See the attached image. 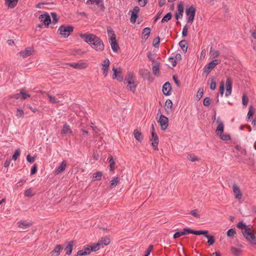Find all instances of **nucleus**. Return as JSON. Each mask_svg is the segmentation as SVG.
Masks as SVG:
<instances>
[{
	"label": "nucleus",
	"instance_id": "1",
	"mask_svg": "<svg viewBox=\"0 0 256 256\" xmlns=\"http://www.w3.org/2000/svg\"><path fill=\"white\" fill-rule=\"evenodd\" d=\"M80 37L96 51L102 52L104 50V46L102 41L96 35L92 34L82 33Z\"/></svg>",
	"mask_w": 256,
	"mask_h": 256
},
{
	"label": "nucleus",
	"instance_id": "2",
	"mask_svg": "<svg viewBox=\"0 0 256 256\" xmlns=\"http://www.w3.org/2000/svg\"><path fill=\"white\" fill-rule=\"evenodd\" d=\"M208 233V232L206 230H193L192 229L185 228L182 231L178 232H176L174 236V238H177L181 236L186 234H192L196 235H200L201 234H207Z\"/></svg>",
	"mask_w": 256,
	"mask_h": 256
},
{
	"label": "nucleus",
	"instance_id": "3",
	"mask_svg": "<svg viewBox=\"0 0 256 256\" xmlns=\"http://www.w3.org/2000/svg\"><path fill=\"white\" fill-rule=\"evenodd\" d=\"M126 84H127L126 88L130 91L134 92L136 91L137 84H136L134 76L132 74L128 73L124 79Z\"/></svg>",
	"mask_w": 256,
	"mask_h": 256
},
{
	"label": "nucleus",
	"instance_id": "4",
	"mask_svg": "<svg viewBox=\"0 0 256 256\" xmlns=\"http://www.w3.org/2000/svg\"><path fill=\"white\" fill-rule=\"evenodd\" d=\"M186 22L188 24H191L195 16L196 9L193 6H190L186 9Z\"/></svg>",
	"mask_w": 256,
	"mask_h": 256
},
{
	"label": "nucleus",
	"instance_id": "5",
	"mask_svg": "<svg viewBox=\"0 0 256 256\" xmlns=\"http://www.w3.org/2000/svg\"><path fill=\"white\" fill-rule=\"evenodd\" d=\"M242 234L244 238L251 243L254 244L256 242V238L254 235V232L250 228H248L244 230H243Z\"/></svg>",
	"mask_w": 256,
	"mask_h": 256
},
{
	"label": "nucleus",
	"instance_id": "6",
	"mask_svg": "<svg viewBox=\"0 0 256 256\" xmlns=\"http://www.w3.org/2000/svg\"><path fill=\"white\" fill-rule=\"evenodd\" d=\"M109 42L114 52H117L119 49V46L116 40V36L114 33H108Z\"/></svg>",
	"mask_w": 256,
	"mask_h": 256
},
{
	"label": "nucleus",
	"instance_id": "7",
	"mask_svg": "<svg viewBox=\"0 0 256 256\" xmlns=\"http://www.w3.org/2000/svg\"><path fill=\"white\" fill-rule=\"evenodd\" d=\"M19 91V93H17L12 96L11 98L22 100L30 97V94L26 92L24 89L21 88Z\"/></svg>",
	"mask_w": 256,
	"mask_h": 256
},
{
	"label": "nucleus",
	"instance_id": "8",
	"mask_svg": "<svg viewBox=\"0 0 256 256\" xmlns=\"http://www.w3.org/2000/svg\"><path fill=\"white\" fill-rule=\"evenodd\" d=\"M34 50L32 47H27L24 50H22L16 54L18 57L22 58H26L28 56L32 55L34 52Z\"/></svg>",
	"mask_w": 256,
	"mask_h": 256
},
{
	"label": "nucleus",
	"instance_id": "9",
	"mask_svg": "<svg viewBox=\"0 0 256 256\" xmlns=\"http://www.w3.org/2000/svg\"><path fill=\"white\" fill-rule=\"evenodd\" d=\"M158 122L160 124L161 129L166 130L168 125V118L162 114H160Z\"/></svg>",
	"mask_w": 256,
	"mask_h": 256
},
{
	"label": "nucleus",
	"instance_id": "10",
	"mask_svg": "<svg viewBox=\"0 0 256 256\" xmlns=\"http://www.w3.org/2000/svg\"><path fill=\"white\" fill-rule=\"evenodd\" d=\"M114 74L112 76L113 79L116 78L118 82L123 80V76H122V68H116L114 66L112 68Z\"/></svg>",
	"mask_w": 256,
	"mask_h": 256
},
{
	"label": "nucleus",
	"instance_id": "11",
	"mask_svg": "<svg viewBox=\"0 0 256 256\" xmlns=\"http://www.w3.org/2000/svg\"><path fill=\"white\" fill-rule=\"evenodd\" d=\"M220 60L218 59H215L210 61L206 66H204V72H209L211 69L214 68L216 65L219 64Z\"/></svg>",
	"mask_w": 256,
	"mask_h": 256
},
{
	"label": "nucleus",
	"instance_id": "12",
	"mask_svg": "<svg viewBox=\"0 0 256 256\" xmlns=\"http://www.w3.org/2000/svg\"><path fill=\"white\" fill-rule=\"evenodd\" d=\"M39 20L42 22V24L45 25L46 27H47L51 22L50 16L47 13L41 14L39 16Z\"/></svg>",
	"mask_w": 256,
	"mask_h": 256
},
{
	"label": "nucleus",
	"instance_id": "13",
	"mask_svg": "<svg viewBox=\"0 0 256 256\" xmlns=\"http://www.w3.org/2000/svg\"><path fill=\"white\" fill-rule=\"evenodd\" d=\"M68 64L78 70L84 69L88 67V64L85 62H72L69 63Z\"/></svg>",
	"mask_w": 256,
	"mask_h": 256
},
{
	"label": "nucleus",
	"instance_id": "14",
	"mask_svg": "<svg viewBox=\"0 0 256 256\" xmlns=\"http://www.w3.org/2000/svg\"><path fill=\"white\" fill-rule=\"evenodd\" d=\"M132 12L131 17L130 18V22L132 24L136 22V20L138 16V13L140 12V8L138 6H135Z\"/></svg>",
	"mask_w": 256,
	"mask_h": 256
},
{
	"label": "nucleus",
	"instance_id": "15",
	"mask_svg": "<svg viewBox=\"0 0 256 256\" xmlns=\"http://www.w3.org/2000/svg\"><path fill=\"white\" fill-rule=\"evenodd\" d=\"M110 64V62L108 58L105 59L102 62V68L103 70V75L104 76V77L106 76L108 74Z\"/></svg>",
	"mask_w": 256,
	"mask_h": 256
},
{
	"label": "nucleus",
	"instance_id": "16",
	"mask_svg": "<svg viewBox=\"0 0 256 256\" xmlns=\"http://www.w3.org/2000/svg\"><path fill=\"white\" fill-rule=\"evenodd\" d=\"M140 74L144 78L146 79L149 80L150 82H152L153 78H152L151 74L148 70H141L140 71Z\"/></svg>",
	"mask_w": 256,
	"mask_h": 256
},
{
	"label": "nucleus",
	"instance_id": "17",
	"mask_svg": "<svg viewBox=\"0 0 256 256\" xmlns=\"http://www.w3.org/2000/svg\"><path fill=\"white\" fill-rule=\"evenodd\" d=\"M232 189L235 198L238 200H241L242 198V193L240 188L236 184H234L232 185Z\"/></svg>",
	"mask_w": 256,
	"mask_h": 256
},
{
	"label": "nucleus",
	"instance_id": "18",
	"mask_svg": "<svg viewBox=\"0 0 256 256\" xmlns=\"http://www.w3.org/2000/svg\"><path fill=\"white\" fill-rule=\"evenodd\" d=\"M226 92L225 94L226 96H228L232 94V82L230 78H227L226 82Z\"/></svg>",
	"mask_w": 256,
	"mask_h": 256
},
{
	"label": "nucleus",
	"instance_id": "19",
	"mask_svg": "<svg viewBox=\"0 0 256 256\" xmlns=\"http://www.w3.org/2000/svg\"><path fill=\"white\" fill-rule=\"evenodd\" d=\"M150 140L152 141V145L153 148L155 150H158V138L154 132H152V138Z\"/></svg>",
	"mask_w": 256,
	"mask_h": 256
},
{
	"label": "nucleus",
	"instance_id": "20",
	"mask_svg": "<svg viewBox=\"0 0 256 256\" xmlns=\"http://www.w3.org/2000/svg\"><path fill=\"white\" fill-rule=\"evenodd\" d=\"M172 86L169 82H166L162 86V92L165 96H170L171 94Z\"/></svg>",
	"mask_w": 256,
	"mask_h": 256
},
{
	"label": "nucleus",
	"instance_id": "21",
	"mask_svg": "<svg viewBox=\"0 0 256 256\" xmlns=\"http://www.w3.org/2000/svg\"><path fill=\"white\" fill-rule=\"evenodd\" d=\"M86 4H96L97 6H100V10L102 12L104 11V6L103 4V1L102 0H87L86 2Z\"/></svg>",
	"mask_w": 256,
	"mask_h": 256
},
{
	"label": "nucleus",
	"instance_id": "22",
	"mask_svg": "<svg viewBox=\"0 0 256 256\" xmlns=\"http://www.w3.org/2000/svg\"><path fill=\"white\" fill-rule=\"evenodd\" d=\"M216 123L218 124V126L216 130V133L217 135H218L223 132L224 130V122L219 118L217 120Z\"/></svg>",
	"mask_w": 256,
	"mask_h": 256
},
{
	"label": "nucleus",
	"instance_id": "23",
	"mask_svg": "<svg viewBox=\"0 0 256 256\" xmlns=\"http://www.w3.org/2000/svg\"><path fill=\"white\" fill-rule=\"evenodd\" d=\"M184 12V6L182 3H179L178 5V12L176 14V18L178 20L182 16Z\"/></svg>",
	"mask_w": 256,
	"mask_h": 256
},
{
	"label": "nucleus",
	"instance_id": "24",
	"mask_svg": "<svg viewBox=\"0 0 256 256\" xmlns=\"http://www.w3.org/2000/svg\"><path fill=\"white\" fill-rule=\"evenodd\" d=\"M74 30V27L67 25L61 26L58 29V32H72Z\"/></svg>",
	"mask_w": 256,
	"mask_h": 256
},
{
	"label": "nucleus",
	"instance_id": "25",
	"mask_svg": "<svg viewBox=\"0 0 256 256\" xmlns=\"http://www.w3.org/2000/svg\"><path fill=\"white\" fill-rule=\"evenodd\" d=\"M75 244V242L74 241L72 240L68 242V245L66 247L64 250H66V254L70 256L71 254L72 251V248L73 246Z\"/></svg>",
	"mask_w": 256,
	"mask_h": 256
},
{
	"label": "nucleus",
	"instance_id": "26",
	"mask_svg": "<svg viewBox=\"0 0 256 256\" xmlns=\"http://www.w3.org/2000/svg\"><path fill=\"white\" fill-rule=\"evenodd\" d=\"M98 244H100L101 247L107 246L110 242V240L108 236H104L102 238L98 241Z\"/></svg>",
	"mask_w": 256,
	"mask_h": 256
},
{
	"label": "nucleus",
	"instance_id": "27",
	"mask_svg": "<svg viewBox=\"0 0 256 256\" xmlns=\"http://www.w3.org/2000/svg\"><path fill=\"white\" fill-rule=\"evenodd\" d=\"M91 250L89 247V246H88L86 248H85L83 250H80L77 252L76 256H86L89 254L91 252Z\"/></svg>",
	"mask_w": 256,
	"mask_h": 256
},
{
	"label": "nucleus",
	"instance_id": "28",
	"mask_svg": "<svg viewBox=\"0 0 256 256\" xmlns=\"http://www.w3.org/2000/svg\"><path fill=\"white\" fill-rule=\"evenodd\" d=\"M17 224L18 228L23 230H26L30 227L32 226V223L30 222H25L23 220H20L17 223Z\"/></svg>",
	"mask_w": 256,
	"mask_h": 256
},
{
	"label": "nucleus",
	"instance_id": "29",
	"mask_svg": "<svg viewBox=\"0 0 256 256\" xmlns=\"http://www.w3.org/2000/svg\"><path fill=\"white\" fill-rule=\"evenodd\" d=\"M66 163L65 161H63L60 166L56 168V170L55 171V173L58 174L62 172L63 171H64L66 168Z\"/></svg>",
	"mask_w": 256,
	"mask_h": 256
},
{
	"label": "nucleus",
	"instance_id": "30",
	"mask_svg": "<svg viewBox=\"0 0 256 256\" xmlns=\"http://www.w3.org/2000/svg\"><path fill=\"white\" fill-rule=\"evenodd\" d=\"M18 0H5L6 4L9 8H14L18 4Z\"/></svg>",
	"mask_w": 256,
	"mask_h": 256
},
{
	"label": "nucleus",
	"instance_id": "31",
	"mask_svg": "<svg viewBox=\"0 0 256 256\" xmlns=\"http://www.w3.org/2000/svg\"><path fill=\"white\" fill-rule=\"evenodd\" d=\"M38 92L42 94H46V96H48L49 98V102H50L57 103L58 102V100L56 98L55 96L48 94L46 92H43L42 90H39Z\"/></svg>",
	"mask_w": 256,
	"mask_h": 256
},
{
	"label": "nucleus",
	"instance_id": "32",
	"mask_svg": "<svg viewBox=\"0 0 256 256\" xmlns=\"http://www.w3.org/2000/svg\"><path fill=\"white\" fill-rule=\"evenodd\" d=\"M134 138L139 142H141L143 139L142 133L137 130H134Z\"/></svg>",
	"mask_w": 256,
	"mask_h": 256
},
{
	"label": "nucleus",
	"instance_id": "33",
	"mask_svg": "<svg viewBox=\"0 0 256 256\" xmlns=\"http://www.w3.org/2000/svg\"><path fill=\"white\" fill-rule=\"evenodd\" d=\"M72 132V130L70 128V126L67 124H65L62 130V134H70Z\"/></svg>",
	"mask_w": 256,
	"mask_h": 256
},
{
	"label": "nucleus",
	"instance_id": "34",
	"mask_svg": "<svg viewBox=\"0 0 256 256\" xmlns=\"http://www.w3.org/2000/svg\"><path fill=\"white\" fill-rule=\"evenodd\" d=\"M179 46L184 52H187V42L185 40H182L180 42Z\"/></svg>",
	"mask_w": 256,
	"mask_h": 256
},
{
	"label": "nucleus",
	"instance_id": "35",
	"mask_svg": "<svg viewBox=\"0 0 256 256\" xmlns=\"http://www.w3.org/2000/svg\"><path fill=\"white\" fill-rule=\"evenodd\" d=\"M204 236L208 238V242L209 245H212L215 242V239L213 236L208 235V233L207 234H204Z\"/></svg>",
	"mask_w": 256,
	"mask_h": 256
},
{
	"label": "nucleus",
	"instance_id": "36",
	"mask_svg": "<svg viewBox=\"0 0 256 256\" xmlns=\"http://www.w3.org/2000/svg\"><path fill=\"white\" fill-rule=\"evenodd\" d=\"M62 246L60 244L56 245L54 250H52L50 254H54V253L56 254V256H58L60 254V250H62Z\"/></svg>",
	"mask_w": 256,
	"mask_h": 256
},
{
	"label": "nucleus",
	"instance_id": "37",
	"mask_svg": "<svg viewBox=\"0 0 256 256\" xmlns=\"http://www.w3.org/2000/svg\"><path fill=\"white\" fill-rule=\"evenodd\" d=\"M120 181V178L118 177H114L113 179L110 182V186L111 188L116 187Z\"/></svg>",
	"mask_w": 256,
	"mask_h": 256
},
{
	"label": "nucleus",
	"instance_id": "38",
	"mask_svg": "<svg viewBox=\"0 0 256 256\" xmlns=\"http://www.w3.org/2000/svg\"><path fill=\"white\" fill-rule=\"evenodd\" d=\"M230 250L236 256H238L242 252V250L240 248L234 246L231 247Z\"/></svg>",
	"mask_w": 256,
	"mask_h": 256
},
{
	"label": "nucleus",
	"instance_id": "39",
	"mask_svg": "<svg viewBox=\"0 0 256 256\" xmlns=\"http://www.w3.org/2000/svg\"><path fill=\"white\" fill-rule=\"evenodd\" d=\"M85 52V51L82 50L80 49H74L72 51V54L75 56H82Z\"/></svg>",
	"mask_w": 256,
	"mask_h": 256
},
{
	"label": "nucleus",
	"instance_id": "40",
	"mask_svg": "<svg viewBox=\"0 0 256 256\" xmlns=\"http://www.w3.org/2000/svg\"><path fill=\"white\" fill-rule=\"evenodd\" d=\"M210 55L212 58H215L219 56L220 52L218 50H212V48H211L210 52Z\"/></svg>",
	"mask_w": 256,
	"mask_h": 256
},
{
	"label": "nucleus",
	"instance_id": "41",
	"mask_svg": "<svg viewBox=\"0 0 256 256\" xmlns=\"http://www.w3.org/2000/svg\"><path fill=\"white\" fill-rule=\"evenodd\" d=\"M91 252H96L100 250L101 247L100 244L98 242L96 244H93L92 245L89 246Z\"/></svg>",
	"mask_w": 256,
	"mask_h": 256
},
{
	"label": "nucleus",
	"instance_id": "42",
	"mask_svg": "<svg viewBox=\"0 0 256 256\" xmlns=\"http://www.w3.org/2000/svg\"><path fill=\"white\" fill-rule=\"evenodd\" d=\"M152 70L154 74L156 76L160 74V64H158L153 66Z\"/></svg>",
	"mask_w": 256,
	"mask_h": 256
},
{
	"label": "nucleus",
	"instance_id": "43",
	"mask_svg": "<svg viewBox=\"0 0 256 256\" xmlns=\"http://www.w3.org/2000/svg\"><path fill=\"white\" fill-rule=\"evenodd\" d=\"M102 176V173L100 172H97L92 174V179L94 180H100Z\"/></svg>",
	"mask_w": 256,
	"mask_h": 256
},
{
	"label": "nucleus",
	"instance_id": "44",
	"mask_svg": "<svg viewBox=\"0 0 256 256\" xmlns=\"http://www.w3.org/2000/svg\"><path fill=\"white\" fill-rule=\"evenodd\" d=\"M187 158L192 162L198 161L200 159L194 154H190L187 156Z\"/></svg>",
	"mask_w": 256,
	"mask_h": 256
},
{
	"label": "nucleus",
	"instance_id": "45",
	"mask_svg": "<svg viewBox=\"0 0 256 256\" xmlns=\"http://www.w3.org/2000/svg\"><path fill=\"white\" fill-rule=\"evenodd\" d=\"M172 14L170 12H168L162 18L161 22L162 23L168 22L169 20H170L172 18Z\"/></svg>",
	"mask_w": 256,
	"mask_h": 256
},
{
	"label": "nucleus",
	"instance_id": "46",
	"mask_svg": "<svg viewBox=\"0 0 256 256\" xmlns=\"http://www.w3.org/2000/svg\"><path fill=\"white\" fill-rule=\"evenodd\" d=\"M166 110L168 112V110H170L172 106V102L170 100H167L165 102Z\"/></svg>",
	"mask_w": 256,
	"mask_h": 256
},
{
	"label": "nucleus",
	"instance_id": "47",
	"mask_svg": "<svg viewBox=\"0 0 256 256\" xmlns=\"http://www.w3.org/2000/svg\"><path fill=\"white\" fill-rule=\"evenodd\" d=\"M236 226L242 230V233L243 232V230H246L248 228L242 222H239L237 224Z\"/></svg>",
	"mask_w": 256,
	"mask_h": 256
},
{
	"label": "nucleus",
	"instance_id": "48",
	"mask_svg": "<svg viewBox=\"0 0 256 256\" xmlns=\"http://www.w3.org/2000/svg\"><path fill=\"white\" fill-rule=\"evenodd\" d=\"M236 234V232L234 228H230L226 232L227 236L230 238H233Z\"/></svg>",
	"mask_w": 256,
	"mask_h": 256
},
{
	"label": "nucleus",
	"instance_id": "49",
	"mask_svg": "<svg viewBox=\"0 0 256 256\" xmlns=\"http://www.w3.org/2000/svg\"><path fill=\"white\" fill-rule=\"evenodd\" d=\"M221 140L224 141H228L230 140V136L228 134H222V133L218 134Z\"/></svg>",
	"mask_w": 256,
	"mask_h": 256
},
{
	"label": "nucleus",
	"instance_id": "50",
	"mask_svg": "<svg viewBox=\"0 0 256 256\" xmlns=\"http://www.w3.org/2000/svg\"><path fill=\"white\" fill-rule=\"evenodd\" d=\"M108 160L110 162V170L113 171L114 166L115 164L114 161L113 159V158L112 156L108 157Z\"/></svg>",
	"mask_w": 256,
	"mask_h": 256
},
{
	"label": "nucleus",
	"instance_id": "51",
	"mask_svg": "<svg viewBox=\"0 0 256 256\" xmlns=\"http://www.w3.org/2000/svg\"><path fill=\"white\" fill-rule=\"evenodd\" d=\"M160 42V38L158 36L156 38H154L152 42V45L155 48H158L159 46Z\"/></svg>",
	"mask_w": 256,
	"mask_h": 256
},
{
	"label": "nucleus",
	"instance_id": "52",
	"mask_svg": "<svg viewBox=\"0 0 256 256\" xmlns=\"http://www.w3.org/2000/svg\"><path fill=\"white\" fill-rule=\"evenodd\" d=\"M248 98L246 96V94H244L242 95V103L243 105L244 106H246L248 104Z\"/></svg>",
	"mask_w": 256,
	"mask_h": 256
},
{
	"label": "nucleus",
	"instance_id": "53",
	"mask_svg": "<svg viewBox=\"0 0 256 256\" xmlns=\"http://www.w3.org/2000/svg\"><path fill=\"white\" fill-rule=\"evenodd\" d=\"M16 116L18 118L23 117L24 116V112L22 109L18 108L16 110Z\"/></svg>",
	"mask_w": 256,
	"mask_h": 256
},
{
	"label": "nucleus",
	"instance_id": "54",
	"mask_svg": "<svg viewBox=\"0 0 256 256\" xmlns=\"http://www.w3.org/2000/svg\"><path fill=\"white\" fill-rule=\"evenodd\" d=\"M211 102V100L210 98L206 97L205 98L203 101V104L204 106H208Z\"/></svg>",
	"mask_w": 256,
	"mask_h": 256
},
{
	"label": "nucleus",
	"instance_id": "55",
	"mask_svg": "<svg viewBox=\"0 0 256 256\" xmlns=\"http://www.w3.org/2000/svg\"><path fill=\"white\" fill-rule=\"evenodd\" d=\"M204 94V89L202 88H200L198 90L197 94H196V97L198 98V100H200L203 96Z\"/></svg>",
	"mask_w": 256,
	"mask_h": 256
},
{
	"label": "nucleus",
	"instance_id": "56",
	"mask_svg": "<svg viewBox=\"0 0 256 256\" xmlns=\"http://www.w3.org/2000/svg\"><path fill=\"white\" fill-rule=\"evenodd\" d=\"M20 155V150L19 149L16 150L15 151L14 154H13V156H12V158L14 160H16Z\"/></svg>",
	"mask_w": 256,
	"mask_h": 256
},
{
	"label": "nucleus",
	"instance_id": "57",
	"mask_svg": "<svg viewBox=\"0 0 256 256\" xmlns=\"http://www.w3.org/2000/svg\"><path fill=\"white\" fill-rule=\"evenodd\" d=\"M24 195L28 197H31L34 196L31 189L29 188L25 191Z\"/></svg>",
	"mask_w": 256,
	"mask_h": 256
},
{
	"label": "nucleus",
	"instance_id": "58",
	"mask_svg": "<svg viewBox=\"0 0 256 256\" xmlns=\"http://www.w3.org/2000/svg\"><path fill=\"white\" fill-rule=\"evenodd\" d=\"M139 5L142 6H144L148 3V0H137Z\"/></svg>",
	"mask_w": 256,
	"mask_h": 256
},
{
	"label": "nucleus",
	"instance_id": "59",
	"mask_svg": "<svg viewBox=\"0 0 256 256\" xmlns=\"http://www.w3.org/2000/svg\"><path fill=\"white\" fill-rule=\"evenodd\" d=\"M51 16H52V22L54 23V24H56L58 20V18H57V14H56V13L55 12H52L51 13Z\"/></svg>",
	"mask_w": 256,
	"mask_h": 256
},
{
	"label": "nucleus",
	"instance_id": "60",
	"mask_svg": "<svg viewBox=\"0 0 256 256\" xmlns=\"http://www.w3.org/2000/svg\"><path fill=\"white\" fill-rule=\"evenodd\" d=\"M224 82L222 81L221 82L220 88V92L221 96H222L224 94Z\"/></svg>",
	"mask_w": 256,
	"mask_h": 256
},
{
	"label": "nucleus",
	"instance_id": "61",
	"mask_svg": "<svg viewBox=\"0 0 256 256\" xmlns=\"http://www.w3.org/2000/svg\"><path fill=\"white\" fill-rule=\"evenodd\" d=\"M216 82L214 81V80H212L211 81V82L210 84V88L212 90H214L216 89Z\"/></svg>",
	"mask_w": 256,
	"mask_h": 256
},
{
	"label": "nucleus",
	"instance_id": "62",
	"mask_svg": "<svg viewBox=\"0 0 256 256\" xmlns=\"http://www.w3.org/2000/svg\"><path fill=\"white\" fill-rule=\"evenodd\" d=\"M35 159H36L35 157H34V156L32 157V156H30V154H28L26 156V160L30 163H31V164L35 160Z\"/></svg>",
	"mask_w": 256,
	"mask_h": 256
},
{
	"label": "nucleus",
	"instance_id": "63",
	"mask_svg": "<svg viewBox=\"0 0 256 256\" xmlns=\"http://www.w3.org/2000/svg\"><path fill=\"white\" fill-rule=\"evenodd\" d=\"M153 248V246L152 245H150L148 248L146 250V256H148L150 253V252H152V250Z\"/></svg>",
	"mask_w": 256,
	"mask_h": 256
},
{
	"label": "nucleus",
	"instance_id": "64",
	"mask_svg": "<svg viewBox=\"0 0 256 256\" xmlns=\"http://www.w3.org/2000/svg\"><path fill=\"white\" fill-rule=\"evenodd\" d=\"M190 214L194 217L200 218V215L197 213V210H194L190 212Z\"/></svg>",
	"mask_w": 256,
	"mask_h": 256
}]
</instances>
